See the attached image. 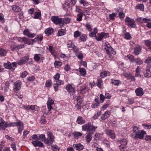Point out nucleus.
Wrapping results in <instances>:
<instances>
[{"label":"nucleus","instance_id":"obj_1","mask_svg":"<svg viewBox=\"0 0 151 151\" xmlns=\"http://www.w3.org/2000/svg\"><path fill=\"white\" fill-rule=\"evenodd\" d=\"M126 25L129 27L132 28H135L136 27V24L134 20L129 17H127L124 20Z\"/></svg>","mask_w":151,"mask_h":151},{"label":"nucleus","instance_id":"obj_2","mask_svg":"<svg viewBox=\"0 0 151 151\" xmlns=\"http://www.w3.org/2000/svg\"><path fill=\"white\" fill-rule=\"evenodd\" d=\"M51 20L54 24H59L60 27H62L64 24L63 19L61 18H59L58 16H52Z\"/></svg>","mask_w":151,"mask_h":151},{"label":"nucleus","instance_id":"obj_3","mask_svg":"<svg viewBox=\"0 0 151 151\" xmlns=\"http://www.w3.org/2000/svg\"><path fill=\"white\" fill-rule=\"evenodd\" d=\"M47 138L46 139V144L49 145H51L54 140V137L53 134L51 132H49L47 133Z\"/></svg>","mask_w":151,"mask_h":151},{"label":"nucleus","instance_id":"obj_4","mask_svg":"<svg viewBox=\"0 0 151 151\" xmlns=\"http://www.w3.org/2000/svg\"><path fill=\"white\" fill-rule=\"evenodd\" d=\"M15 125L19 127H18V131L19 133H21L23 129V123L20 121H19L17 122L11 123L10 124V126H14Z\"/></svg>","mask_w":151,"mask_h":151},{"label":"nucleus","instance_id":"obj_5","mask_svg":"<svg viewBox=\"0 0 151 151\" xmlns=\"http://www.w3.org/2000/svg\"><path fill=\"white\" fill-rule=\"evenodd\" d=\"M109 37L108 33L101 32V33H98L96 36H95V38L97 41H100L102 40L103 38H106Z\"/></svg>","mask_w":151,"mask_h":151},{"label":"nucleus","instance_id":"obj_6","mask_svg":"<svg viewBox=\"0 0 151 151\" xmlns=\"http://www.w3.org/2000/svg\"><path fill=\"white\" fill-rule=\"evenodd\" d=\"M146 134V132L144 130H139L135 134L134 138L140 139H142L144 138V136Z\"/></svg>","mask_w":151,"mask_h":151},{"label":"nucleus","instance_id":"obj_7","mask_svg":"<svg viewBox=\"0 0 151 151\" xmlns=\"http://www.w3.org/2000/svg\"><path fill=\"white\" fill-rule=\"evenodd\" d=\"M105 132L106 134L111 139H114L116 138V134L114 131L108 129L105 130Z\"/></svg>","mask_w":151,"mask_h":151},{"label":"nucleus","instance_id":"obj_8","mask_svg":"<svg viewBox=\"0 0 151 151\" xmlns=\"http://www.w3.org/2000/svg\"><path fill=\"white\" fill-rule=\"evenodd\" d=\"M21 82L19 81L14 83L13 88L14 91H17L20 89L21 88Z\"/></svg>","mask_w":151,"mask_h":151},{"label":"nucleus","instance_id":"obj_9","mask_svg":"<svg viewBox=\"0 0 151 151\" xmlns=\"http://www.w3.org/2000/svg\"><path fill=\"white\" fill-rule=\"evenodd\" d=\"M17 63H16L13 62L11 63L9 62L7 63H4V67L7 69H11L13 67L17 66Z\"/></svg>","mask_w":151,"mask_h":151},{"label":"nucleus","instance_id":"obj_10","mask_svg":"<svg viewBox=\"0 0 151 151\" xmlns=\"http://www.w3.org/2000/svg\"><path fill=\"white\" fill-rule=\"evenodd\" d=\"M151 67V65L148 64L146 67L145 72L144 73V76L146 78H150L151 77V72L150 70V69Z\"/></svg>","mask_w":151,"mask_h":151},{"label":"nucleus","instance_id":"obj_11","mask_svg":"<svg viewBox=\"0 0 151 151\" xmlns=\"http://www.w3.org/2000/svg\"><path fill=\"white\" fill-rule=\"evenodd\" d=\"M7 127V122H5L2 118L0 117V130L4 129Z\"/></svg>","mask_w":151,"mask_h":151},{"label":"nucleus","instance_id":"obj_12","mask_svg":"<svg viewBox=\"0 0 151 151\" xmlns=\"http://www.w3.org/2000/svg\"><path fill=\"white\" fill-rule=\"evenodd\" d=\"M111 112L108 111H106L101 115V121L105 120L107 118L109 117L111 115Z\"/></svg>","mask_w":151,"mask_h":151},{"label":"nucleus","instance_id":"obj_13","mask_svg":"<svg viewBox=\"0 0 151 151\" xmlns=\"http://www.w3.org/2000/svg\"><path fill=\"white\" fill-rule=\"evenodd\" d=\"M135 92L136 96H142L144 93L143 89L141 87L136 88L135 90Z\"/></svg>","mask_w":151,"mask_h":151},{"label":"nucleus","instance_id":"obj_14","mask_svg":"<svg viewBox=\"0 0 151 151\" xmlns=\"http://www.w3.org/2000/svg\"><path fill=\"white\" fill-rule=\"evenodd\" d=\"M137 21L141 23H145L151 21L150 19H147V18H143L142 17H139L137 19Z\"/></svg>","mask_w":151,"mask_h":151},{"label":"nucleus","instance_id":"obj_15","mask_svg":"<svg viewBox=\"0 0 151 151\" xmlns=\"http://www.w3.org/2000/svg\"><path fill=\"white\" fill-rule=\"evenodd\" d=\"M39 139L36 140H33L32 143L35 147H43L44 145L43 143L40 141H39Z\"/></svg>","mask_w":151,"mask_h":151},{"label":"nucleus","instance_id":"obj_16","mask_svg":"<svg viewBox=\"0 0 151 151\" xmlns=\"http://www.w3.org/2000/svg\"><path fill=\"white\" fill-rule=\"evenodd\" d=\"M53 104V100L51 99H49L47 102V105L49 111L53 109V108L52 107V105Z\"/></svg>","mask_w":151,"mask_h":151},{"label":"nucleus","instance_id":"obj_17","mask_svg":"<svg viewBox=\"0 0 151 151\" xmlns=\"http://www.w3.org/2000/svg\"><path fill=\"white\" fill-rule=\"evenodd\" d=\"M68 1H70V0H68ZM71 1V4L70 3H68L67 4V6H68V11L70 12L72 11V6L76 4V1L75 0H70Z\"/></svg>","mask_w":151,"mask_h":151},{"label":"nucleus","instance_id":"obj_18","mask_svg":"<svg viewBox=\"0 0 151 151\" xmlns=\"http://www.w3.org/2000/svg\"><path fill=\"white\" fill-rule=\"evenodd\" d=\"M92 132H89L87 134L85 137L86 141L87 143H89L92 139Z\"/></svg>","mask_w":151,"mask_h":151},{"label":"nucleus","instance_id":"obj_19","mask_svg":"<svg viewBox=\"0 0 151 151\" xmlns=\"http://www.w3.org/2000/svg\"><path fill=\"white\" fill-rule=\"evenodd\" d=\"M73 146L76 150L78 151L82 150L84 148V146L81 143L73 144Z\"/></svg>","mask_w":151,"mask_h":151},{"label":"nucleus","instance_id":"obj_20","mask_svg":"<svg viewBox=\"0 0 151 151\" xmlns=\"http://www.w3.org/2000/svg\"><path fill=\"white\" fill-rule=\"evenodd\" d=\"M28 60V58L27 56H25L22 58L18 62V64L19 65H22L26 63Z\"/></svg>","mask_w":151,"mask_h":151},{"label":"nucleus","instance_id":"obj_21","mask_svg":"<svg viewBox=\"0 0 151 151\" xmlns=\"http://www.w3.org/2000/svg\"><path fill=\"white\" fill-rule=\"evenodd\" d=\"M79 91L81 93L83 94H85L88 91L87 90V86L84 85L81 86L80 87Z\"/></svg>","mask_w":151,"mask_h":151},{"label":"nucleus","instance_id":"obj_22","mask_svg":"<svg viewBox=\"0 0 151 151\" xmlns=\"http://www.w3.org/2000/svg\"><path fill=\"white\" fill-rule=\"evenodd\" d=\"M110 75V73L109 72L104 70L101 72L100 76L101 78H104L106 76H109Z\"/></svg>","mask_w":151,"mask_h":151},{"label":"nucleus","instance_id":"obj_23","mask_svg":"<svg viewBox=\"0 0 151 151\" xmlns=\"http://www.w3.org/2000/svg\"><path fill=\"white\" fill-rule=\"evenodd\" d=\"M76 122L78 124H82L85 123V121L81 116H79L77 119Z\"/></svg>","mask_w":151,"mask_h":151},{"label":"nucleus","instance_id":"obj_24","mask_svg":"<svg viewBox=\"0 0 151 151\" xmlns=\"http://www.w3.org/2000/svg\"><path fill=\"white\" fill-rule=\"evenodd\" d=\"M23 34L24 35H27L29 37L32 38L35 36V35L34 34H30L27 29L25 30L24 31Z\"/></svg>","mask_w":151,"mask_h":151},{"label":"nucleus","instance_id":"obj_25","mask_svg":"<svg viewBox=\"0 0 151 151\" xmlns=\"http://www.w3.org/2000/svg\"><path fill=\"white\" fill-rule=\"evenodd\" d=\"M36 107L35 105H25L24 106V108L27 110H35L37 109L36 108Z\"/></svg>","mask_w":151,"mask_h":151},{"label":"nucleus","instance_id":"obj_26","mask_svg":"<svg viewBox=\"0 0 151 151\" xmlns=\"http://www.w3.org/2000/svg\"><path fill=\"white\" fill-rule=\"evenodd\" d=\"M53 29L52 28L49 27L45 30V32L46 35L49 36L53 32Z\"/></svg>","mask_w":151,"mask_h":151},{"label":"nucleus","instance_id":"obj_27","mask_svg":"<svg viewBox=\"0 0 151 151\" xmlns=\"http://www.w3.org/2000/svg\"><path fill=\"white\" fill-rule=\"evenodd\" d=\"M87 35L83 34L81 35L80 37L79 38V41H80L85 42L87 40Z\"/></svg>","mask_w":151,"mask_h":151},{"label":"nucleus","instance_id":"obj_28","mask_svg":"<svg viewBox=\"0 0 151 151\" xmlns=\"http://www.w3.org/2000/svg\"><path fill=\"white\" fill-rule=\"evenodd\" d=\"M97 32L98 30L97 28H95L93 29V32H91L89 33V36L91 37H95V36H96V34L97 33Z\"/></svg>","mask_w":151,"mask_h":151},{"label":"nucleus","instance_id":"obj_29","mask_svg":"<svg viewBox=\"0 0 151 151\" xmlns=\"http://www.w3.org/2000/svg\"><path fill=\"white\" fill-rule=\"evenodd\" d=\"M89 125H90V122L83 125L82 127V130L88 132Z\"/></svg>","mask_w":151,"mask_h":151},{"label":"nucleus","instance_id":"obj_30","mask_svg":"<svg viewBox=\"0 0 151 151\" xmlns=\"http://www.w3.org/2000/svg\"><path fill=\"white\" fill-rule=\"evenodd\" d=\"M43 36L41 35H38L35 38V39L32 40V41L33 42H35L39 41L41 42L42 40Z\"/></svg>","mask_w":151,"mask_h":151},{"label":"nucleus","instance_id":"obj_31","mask_svg":"<svg viewBox=\"0 0 151 151\" xmlns=\"http://www.w3.org/2000/svg\"><path fill=\"white\" fill-rule=\"evenodd\" d=\"M141 47L140 46H136L134 50V54L136 55L139 54L141 51Z\"/></svg>","mask_w":151,"mask_h":151},{"label":"nucleus","instance_id":"obj_32","mask_svg":"<svg viewBox=\"0 0 151 151\" xmlns=\"http://www.w3.org/2000/svg\"><path fill=\"white\" fill-rule=\"evenodd\" d=\"M105 49L106 50V53H109V51H110V50L112 49V47H111L110 45L108 43V42H106L105 43Z\"/></svg>","mask_w":151,"mask_h":151},{"label":"nucleus","instance_id":"obj_33","mask_svg":"<svg viewBox=\"0 0 151 151\" xmlns=\"http://www.w3.org/2000/svg\"><path fill=\"white\" fill-rule=\"evenodd\" d=\"M67 90L69 93H72L75 91L74 88L70 85H67Z\"/></svg>","mask_w":151,"mask_h":151},{"label":"nucleus","instance_id":"obj_34","mask_svg":"<svg viewBox=\"0 0 151 151\" xmlns=\"http://www.w3.org/2000/svg\"><path fill=\"white\" fill-rule=\"evenodd\" d=\"M118 142L121 145H127V140L126 139H123L119 140Z\"/></svg>","mask_w":151,"mask_h":151},{"label":"nucleus","instance_id":"obj_35","mask_svg":"<svg viewBox=\"0 0 151 151\" xmlns=\"http://www.w3.org/2000/svg\"><path fill=\"white\" fill-rule=\"evenodd\" d=\"M112 83L115 86H118L119 85L121 84V82L119 80H115L113 79L111 80Z\"/></svg>","mask_w":151,"mask_h":151},{"label":"nucleus","instance_id":"obj_36","mask_svg":"<svg viewBox=\"0 0 151 151\" xmlns=\"http://www.w3.org/2000/svg\"><path fill=\"white\" fill-rule=\"evenodd\" d=\"M63 84V82L62 81H61L60 83L59 82H56L53 85L55 91H57L58 90V86Z\"/></svg>","mask_w":151,"mask_h":151},{"label":"nucleus","instance_id":"obj_37","mask_svg":"<svg viewBox=\"0 0 151 151\" xmlns=\"http://www.w3.org/2000/svg\"><path fill=\"white\" fill-rule=\"evenodd\" d=\"M79 72L80 75L82 76H84L86 74V72L85 68H79Z\"/></svg>","mask_w":151,"mask_h":151},{"label":"nucleus","instance_id":"obj_38","mask_svg":"<svg viewBox=\"0 0 151 151\" xmlns=\"http://www.w3.org/2000/svg\"><path fill=\"white\" fill-rule=\"evenodd\" d=\"M97 128V127L94 126L93 125H91V123L90 122V125L89 126L88 132H95L96 129Z\"/></svg>","mask_w":151,"mask_h":151},{"label":"nucleus","instance_id":"obj_39","mask_svg":"<svg viewBox=\"0 0 151 151\" xmlns=\"http://www.w3.org/2000/svg\"><path fill=\"white\" fill-rule=\"evenodd\" d=\"M73 134L75 138L76 139H77L79 137L81 136L83 134L82 133L77 132H73Z\"/></svg>","mask_w":151,"mask_h":151},{"label":"nucleus","instance_id":"obj_40","mask_svg":"<svg viewBox=\"0 0 151 151\" xmlns=\"http://www.w3.org/2000/svg\"><path fill=\"white\" fill-rule=\"evenodd\" d=\"M103 81L101 78H99L97 80V81L96 83V85L100 89L102 88V83Z\"/></svg>","mask_w":151,"mask_h":151},{"label":"nucleus","instance_id":"obj_41","mask_svg":"<svg viewBox=\"0 0 151 151\" xmlns=\"http://www.w3.org/2000/svg\"><path fill=\"white\" fill-rule=\"evenodd\" d=\"M135 8L136 9H140L141 11H144V6L143 4H137Z\"/></svg>","mask_w":151,"mask_h":151},{"label":"nucleus","instance_id":"obj_42","mask_svg":"<svg viewBox=\"0 0 151 151\" xmlns=\"http://www.w3.org/2000/svg\"><path fill=\"white\" fill-rule=\"evenodd\" d=\"M119 148L120 150L121 151H128V150L127 149V147L126 145H120L119 146Z\"/></svg>","mask_w":151,"mask_h":151},{"label":"nucleus","instance_id":"obj_43","mask_svg":"<svg viewBox=\"0 0 151 151\" xmlns=\"http://www.w3.org/2000/svg\"><path fill=\"white\" fill-rule=\"evenodd\" d=\"M67 45L68 48H71V49L75 45L72 41L69 40L68 42Z\"/></svg>","mask_w":151,"mask_h":151},{"label":"nucleus","instance_id":"obj_44","mask_svg":"<svg viewBox=\"0 0 151 151\" xmlns=\"http://www.w3.org/2000/svg\"><path fill=\"white\" fill-rule=\"evenodd\" d=\"M60 75L59 73H57L54 76V78L55 79V82H59L61 81L59 80L60 78Z\"/></svg>","mask_w":151,"mask_h":151},{"label":"nucleus","instance_id":"obj_45","mask_svg":"<svg viewBox=\"0 0 151 151\" xmlns=\"http://www.w3.org/2000/svg\"><path fill=\"white\" fill-rule=\"evenodd\" d=\"M145 44L148 47V48L151 50V41L149 40H145L144 41Z\"/></svg>","mask_w":151,"mask_h":151},{"label":"nucleus","instance_id":"obj_46","mask_svg":"<svg viewBox=\"0 0 151 151\" xmlns=\"http://www.w3.org/2000/svg\"><path fill=\"white\" fill-rule=\"evenodd\" d=\"M7 52L6 50L0 48V55L5 56L6 55Z\"/></svg>","mask_w":151,"mask_h":151},{"label":"nucleus","instance_id":"obj_47","mask_svg":"<svg viewBox=\"0 0 151 151\" xmlns=\"http://www.w3.org/2000/svg\"><path fill=\"white\" fill-rule=\"evenodd\" d=\"M124 38L126 40H129L132 38L129 32H126L124 33Z\"/></svg>","mask_w":151,"mask_h":151},{"label":"nucleus","instance_id":"obj_48","mask_svg":"<svg viewBox=\"0 0 151 151\" xmlns=\"http://www.w3.org/2000/svg\"><path fill=\"white\" fill-rule=\"evenodd\" d=\"M22 41L25 43L28 44L30 45L31 43V41L30 40H28L27 38L25 37H22Z\"/></svg>","mask_w":151,"mask_h":151},{"label":"nucleus","instance_id":"obj_49","mask_svg":"<svg viewBox=\"0 0 151 151\" xmlns=\"http://www.w3.org/2000/svg\"><path fill=\"white\" fill-rule=\"evenodd\" d=\"M83 17L82 14L81 13L78 14L76 16V21L78 22H80L82 20V18Z\"/></svg>","mask_w":151,"mask_h":151},{"label":"nucleus","instance_id":"obj_50","mask_svg":"<svg viewBox=\"0 0 151 151\" xmlns=\"http://www.w3.org/2000/svg\"><path fill=\"white\" fill-rule=\"evenodd\" d=\"M127 57L128 59L132 62H134L135 59L134 56L131 55H127Z\"/></svg>","mask_w":151,"mask_h":151},{"label":"nucleus","instance_id":"obj_51","mask_svg":"<svg viewBox=\"0 0 151 151\" xmlns=\"http://www.w3.org/2000/svg\"><path fill=\"white\" fill-rule=\"evenodd\" d=\"M41 16L40 12H36L34 13V19H39Z\"/></svg>","mask_w":151,"mask_h":151},{"label":"nucleus","instance_id":"obj_52","mask_svg":"<svg viewBox=\"0 0 151 151\" xmlns=\"http://www.w3.org/2000/svg\"><path fill=\"white\" fill-rule=\"evenodd\" d=\"M12 10L16 12H19L21 10L19 7L16 5H14L13 6Z\"/></svg>","mask_w":151,"mask_h":151},{"label":"nucleus","instance_id":"obj_53","mask_svg":"<svg viewBox=\"0 0 151 151\" xmlns=\"http://www.w3.org/2000/svg\"><path fill=\"white\" fill-rule=\"evenodd\" d=\"M9 82H6L5 83V87L4 89V91L5 92H7L8 91L9 89Z\"/></svg>","mask_w":151,"mask_h":151},{"label":"nucleus","instance_id":"obj_54","mask_svg":"<svg viewBox=\"0 0 151 151\" xmlns=\"http://www.w3.org/2000/svg\"><path fill=\"white\" fill-rule=\"evenodd\" d=\"M62 63L61 62L56 60L54 63V65L55 67L58 68L59 67L61 66Z\"/></svg>","mask_w":151,"mask_h":151},{"label":"nucleus","instance_id":"obj_55","mask_svg":"<svg viewBox=\"0 0 151 151\" xmlns=\"http://www.w3.org/2000/svg\"><path fill=\"white\" fill-rule=\"evenodd\" d=\"M134 62H135L137 64L139 65L142 64L143 63L142 61L138 58L135 59Z\"/></svg>","mask_w":151,"mask_h":151},{"label":"nucleus","instance_id":"obj_56","mask_svg":"<svg viewBox=\"0 0 151 151\" xmlns=\"http://www.w3.org/2000/svg\"><path fill=\"white\" fill-rule=\"evenodd\" d=\"M73 35L75 38H77L80 36L81 33L78 31L77 30L74 32Z\"/></svg>","mask_w":151,"mask_h":151},{"label":"nucleus","instance_id":"obj_57","mask_svg":"<svg viewBox=\"0 0 151 151\" xmlns=\"http://www.w3.org/2000/svg\"><path fill=\"white\" fill-rule=\"evenodd\" d=\"M39 138L42 141L45 142L46 143V139L45 134H42L40 135Z\"/></svg>","mask_w":151,"mask_h":151},{"label":"nucleus","instance_id":"obj_58","mask_svg":"<svg viewBox=\"0 0 151 151\" xmlns=\"http://www.w3.org/2000/svg\"><path fill=\"white\" fill-rule=\"evenodd\" d=\"M125 76H127L128 79H131V80L132 81H134L135 80V78L134 76H132L131 74H127V75H126Z\"/></svg>","mask_w":151,"mask_h":151},{"label":"nucleus","instance_id":"obj_59","mask_svg":"<svg viewBox=\"0 0 151 151\" xmlns=\"http://www.w3.org/2000/svg\"><path fill=\"white\" fill-rule=\"evenodd\" d=\"M101 134L99 133H96L95 134L94 137V139L97 140L99 139L100 137H101Z\"/></svg>","mask_w":151,"mask_h":151},{"label":"nucleus","instance_id":"obj_60","mask_svg":"<svg viewBox=\"0 0 151 151\" xmlns=\"http://www.w3.org/2000/svg\"><path fill=\"white\" fill-rule=\"evenodd\" d=\"M71 49L73 50L75 53L76 54L78 53L79 49L77 46L75 45L72 49Z\"/></svg>","mask_w":151,"mask_h":151},{"label":"nucleus","instance_id":"obj_61","mask_svg":"<svg viewBox=\"0 0 151 151\" xmlns=\"http://www.w3.org/2000/svg\"><path fill=\"white\" fill-rule=\"evenodd\" d=\"M51 149L53 151H59V149L56 145L52 146Z\"/></svg>","mask_w":151,"mask_h":151},{"label":"nucleus","instance_id":"obj_62","mask_svg":"<svg viewBox=\"0 0 151 151\" xmlns=\"http://www.w3.org/2000/svg\"><path fill=\"white\" fill-rule=\"evenodd\" d=\"M40 54H35V55L34 59L36 61L39 60L40 59Z\"/></svg>","mask_w":151,"mask_h":151},{"label":"nucleus","instance_id":"obj_63","mask_svg":"<svg viewBox=\"0 0 151 151\" xmlns=\"http://www.w3.org/2000/svg\"><path fill=\"white\" fill-rule=\"evenodd\" d=\"M39 139V138L37 137V136L36 134L33 135L32 137H31L29 139L30 140H32V141L33 140H36Z\"/></svg>","mask_w":151,"mask_h":151},{"label":"nucleus","instance_id":"obj_64","mask_svg":"<svg viewBox=\"0 0 151 151\" xmlns=\"http://www.w3.org/2000/svg\"><path fill=\"white\" fill-rule=\"evenodd\" d=\"M142 126L144 128L146 129H150L151 128V124L148 125L143 124Z\"/></svg>","mask_w":151,"mask_h":151}]
</instances>
